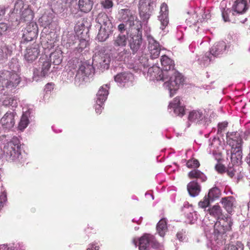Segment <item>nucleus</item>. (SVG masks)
I'll list each match as a JSON object with an SVG mask.
<instances>
[{
    "label": "nucleus",
    "instance_id": "40",
    "mask_svg": "<svg viewBox=\"0 0 250 250\" xmlns=\"http://www.w3.org/2000/svg\"><path fill=\"white\" fill-rule=\"evenodd\" d=\"M188 212H187L185 211L186 213V216L190 224H194L197 221L198 218L197 212L193 210L191 206L188 208Z\"/></svg>",
    "mask_w": 250,
    "mask_h": 250
},
{
    "label": "nucleus",
    "instance_id": "14",
    "mask_svg": "<svg viewBox=\"0 0 250 250\" xmlns=\"http://www.w3.org/2000/svg\"><path fill=\"white\" fill-rule=\"evenodd\" d=\"M145 31L146 32V36L148 42V48L150 53V57L152 59L157 58L159 57L160 51L162 49L160 45L154 38L149 34L148 32L150 31V28L146 26Z\"/></svg>",
    "mask_w": 250,
    "mask_h": 250
},
{
    "label": "nucleus",
    "instance_id": "53",
    "mask_svg": "<svg viewBox=\"0 0 250 250\" xmlns=\"http://www.w3.org/2000/svg\"><path fill=\"white\" fill-rule=\"evenodd\" d=\"M101 4L105 9H110L113 7V2L112 0H104L101 1Z\"/></svg>",
    "mask_w": 250,
    "mask_h": 250
},
{
    "label": "nucleus",
    "instance_id": "60",
    "mask_svg": "<svg viewBox=\"0 0 250 250\" xmlns=\"http://www.w3.org/2000/svg\"><path fill=\"white\" fill-rule=\"evenodd\" d=\"M215 168L218 172L220 173L225 172L226 170L225 167L224 165L220 164L216 165Z\"/></svg>",
    "mask_w": 250,
    "mask_h": 250
},
{
    "label": "nucleus",
    "instance_id": "35",
    "mask_svg": "<svg viewBox=\"0 0 250 250\" xmlns=\"http://www.w3.org/2000/svg\"><path fill=\"white\" fill-rule=\"evenodd\" d=\"M156 230L161 237H164L167 230V222L165 218H162L158 222L156 226Z\"/></svg>",
    "mask_w": 250,
    "mask_h": 250
},
{
    "label": "nucleus",
    "instance_id": "6",
    "mask_svg": "<svg viewBox=\"0 0 250 250\" xmlns=\"http://www.w3.org/2000/svg\"><path fill=\"white\" fill-rule=\"evenodd\" d=\"M228 144L231 146L230 158L234 163H239L242 159L243 140L238 132H227Z\"/></svg>",
    "mask_w": 250,
    "mask_h": 250
},
{
    "label": "nucleus",
    "instance_id": "34",
    "mask_svg": "<svg viewBox=\"0 0 250 250\" xmlns=\"http://www.w3.org/2000/svg\"><path fill=\"white\" fill-rule=\"evenodd\" d=\"M53 19V17L52 14H45L39 19V21L42 26L45 28H51L52 27Z\"/></svg>",
    "mask_w": 250,
    "mask_h": 250
},
{
    "label": "nucleus",
    "instance_id": "22",
    "mask_svg": "<svg viewBox=\"0 0 250 250\" xmlns=\"http://www.w3.org/2000/svg\"><path fill=\"white\" fill-rule=\"evenodd\" d=\"M158 19L161 23L160 29L164 30L169 22L168 6L165 3L161 4Z\"/></svg>",
    "mask_w": 250,
    "mask_h": 250
},
{
    "label": "nucleus",
    "instance_id": "41",
    "mask_svg": "<svg viewBox=\"0 0 250 250\" xmlns=\"http://www.w3.org/2000/svg\"><path fill=\"white\" fill-rule=\"evenodd\" d=\"M220 141L218 138H216L214 137L212 142L209 145V147L208 149V151L209 152V154L212 153L213 156H214L216 159H217V157L215 156L216 155H220V153L217 152L216 149L217 148V146H215V144H219Z\"/></svg>",
    "mask_w": 250,
    "mask_h": 250
},
{
    "label": "nucleus",
    "instance_id": "31",
    "mask_svg": "<svg viewBox=\"0 0 250 250\" xmlns=\"http://www.w3.org/2000/svg\"><path fill=\"white\" fill-rule=\"evenodd\" d=\"M14 44H5L0 47V62L7 58L8 56H10L13 50L15 49Z\"/></svg>",
    "mask_w": 250,
    "mask_h": 250
},
{
    "label": "nucleus",
    "instance_id": "18",
    "mask_svg": "<svg viewBox=\"0 0 250 250\" xmlns=\"http://www.w3.org/2000/svg\"><path fill=\"white\" fill-rule=\"evenodd\" d=\"M38 29L36 23L30 22L23 31L21 42H28L34 40L37 36Z\"/></svg>",
    "mask_w": 250,
    "mask_h": 250
},
{
    "label": "nucleus",
    "instance_id": "45",
    "mask_svg": "<svg viewBox=\"0 0 250 250\" xmlns=\"http://www.w3.org/2000/svg\"><path fill=\"white\" fill-rule=\"evenodd\" d=\"M210 17V16L209 15V13L208 12V10L205 11L204 12L203 14L202 15L201 19H199L197 21H194L193 22L191 21L190 20V19H189L188 20H187V24H189V26H191L192 25H197V23H198L199 22H202L203 21H205V20L209 19Z\"/></svg>",
    "mask_w": 250,
    "mask_h": 250
},
{
    "label": "nucleus",
    "instance_id": "49",
    "mask_svg": "<svg viewBox=\"0 0 250 250\" xmlns=\"http://www.w3.org/2000/svg\"><path fill=\"white\" fill-rule=\"evenodd\" d=\"M211 202H212V201H211L207 196L206 195L203 200L199 202L198 205L200 208H205V210H206V208L208 207Z\"/></svg>",
    "mask_w": 250,
    "mask_h": 250
},
{
    "label": "nucleus",
    "instance_id": "29",
    "mask_svg": "<svg viewBox=\"0 0 250 250\" xmlns=\"http://www.w3.org/2000/svg\"><path fill=\"white\" fill-rule=\"evenodd\" d=\"M187 189L190 196L196 197L201 192V187L196 180H193L188 184Z\"/></svg>",
    "mask_w": 250,
    "mask_h": 250
},
{
    "label": "nucleus",
    "instance_id": "11",
    "mask_svg": "<svg viewBox=\"0 0 250 250\" xmlns=\"http://www.w3.org/2000/svg\"><path fill=\"white\" fill-rule=\"evenodd\" d=\"M21 82L18 73L11 74L10 71H0V86L11 90L15 88Z\"/></svg>",
    "mask_w": 250,
    "mask_h": 250
},
{
    "label": "nucleus",
    "instance_id": "36",
    "mask_svg": "<svg viewBox=\"0 0 250 250\" xmlns=\"http://www.w3.org/2000/svg\"><path fill=\"white\" fill-rule=\"evenodd\" d=\"M214 57L211 54L210 51L206 52L198 59L199 63L203 67L208 66L211 62L214 60Z\"/></svg>",
    "mask_w": 250,
    "mask_h": 250
},
{
    "label": "nucleus",
    "instance_id": "30",
    "mask_svg": "<svg viewBox=\"0 0 250 250\" xmlns=\"http://www.w3.org/2000/svg\"><path fill=\"white\" fill-rule=\"evenodd\" d=\"M232 10L236 14H243L248 9V5L243 0H236L232 6Z\"/></svg>",
    "mask_w": 250,
    "mask_h": 250
},
{
    "label": "nucleus",
    "instance_id": "8",
    "mask_svg": "<svg viewBox=\"0 0 250 250\" xmlns=\"http://www.w3.org/2000/svg\"><path fill=\"white\" fill-rule=\"evenodd\" d=\"M23 8V4L21 0L17 1L14 5V8L8 14L11 21L18 22L19 24L22 21H29L34 18L33 13L29 8Z\"/></svg>",
    "mask_w": 250,
    "mask_h": 250
},
{
    "label": "nucleus",
    "instance_id": "50",
    "mask_svg": "<svg viewBox=\"0 0 250 250\" xmlns=\"http://www.w3.org/2000/svg\"><path fill=\"white\" fill-rule=\"evenodd\" d=\"M7 192L5 190H1L0 194V210L4 207L7 202Z\"/></svg>",
    "mask_w": 250,
    "mask_h": 250
},
{
    "label": "nucleus",
    "instance_id": "3",
    "mask_svg": "<svg viewBox=\"0 0 250 250\" xmlns=\"http://www.w3.org/2000/svg\"><path fill=\"white\" fill-rule=\"evenodd\" d=\"M110 62V55L103 52L96 53L93 56L92 64L88 61L81 62L79 63L77 59L71 60L69 62V65L71 63L74 65V63H77L79 65V69L74 78L75 84L79 86L87 82L89 76L94 73L96 69L102 72L108 69Z\"/></svg>",
    "mask_w": 250,
    "mask_h": 250
},
{
    "label": "nucleus",
    "instance_id": "2",
    "mask_svg": "<svg viewBox=\"0 0 250 250\" xmlns=\"http://www.w3.org/2000/svg\"><path fill=\"white\" fill-rule=\"evenodd\" d=\"M162 68L153 65L148 69V74L153 80L164 82V86L169 91L170 97L173 96L184 83L183 76L174 69V61L164 55L161 59Z\"/></svg>",
    "mask_w": 250,
    "mask_h": 250
},
{
    "label": "nucleus",
    "instance_id": "62",
    "mask_svg": "<svg viewBox=\"0 0 250 250\" xmlns=\"http://www.w3.org/2000/svg\"><path fill=\"white\" fill-rule=\"evenodd\" d=\"M246 136H250V128L248 129L245 132Z\"/></svg>",
    "mask_w": 250,
    "mask_h": 250
},
{
    "label": "nucleus",
    "instance_id": "4",
    "mask_svg": "<svg viewBox=\"0 0 250 250\" xmlns=\"http://www.w3.org/2000/svg\"><path fill=\"white\" fill-rule=\"evenodd\" d=\"M21 143L17 137H13L11 140L4 144L3 152L6 160L9 162H15L20 165L25 162V158L21 152Z\"/></svg>",
    "mask_w": 250,
    "mask_h": 250
},
{
    "label": "nucleus",
    "instance_id": "51",
    "mask_svg": "<svg viewBox=\"0 0 250 250\" xmlns=\"http://www.w3.org/2000/svg\"><path fill=\"white\" fill-rule=\"evenodd\" d=\"M186 165L188 168L196 169V168L199 167L200 163L196 159H191L187 161Z\"/></svg>",
    "mask_w": 250,
    "mask_h": 250
},
{
    "label": "nucleus",
    "instance_id": "52",
    "mask_svg": "<svg viewBox=\"0 0 250 250\" xmlns=\"http://www.w3.org/2000/svg\"><path fill=\"white\" fill-rule=\"evenodd\" d=\"M76 73V70L74 66H72V68L69 69V70H67L66 74H65V76L66 77L67 80L71 82L74 78V76Z\"/></svg>",
    "mask_w": 250,
    "mask_h": 250
},
{
    "label": "nucleus",
    "instance_id": "9",
    "mask_svg": "<svg viewBox=\"0 0 250 250\" xmlns=\"http://www.w3.org/2000/svg\"><path fill=\"white\" fill-rule=\"evenodd\" d=\"M142 28H135L129 30L130 35L128 39L129 47L132 51V54H140L145 49V45L143 42Z\"/></svg>",
    "mask_w": 250,
    "mask_h": 250
},
{
    "label": "nucleus",
    "instance_id": "25",
    "mask_svg": "<svg viewBox=\"0 0 250 250\" xmlns=\"http://www.w3.org/2000/svg\"><path fill=\"white\" fill-rule=\"evenodd\" d=\"M110 84H104L99 88L95 98V103H104L109 94Z\"/></svg>",
    "mask_w": 250,
    "mask_h": 250
},
{
    "label": "nucleus",
    "instance_id": "15",
    "mask_svg": "<svg viewBox=\"0 0 250 250\" xmlns=\"http://www.w3.org/2000/svg\"><path fill=\"white\" fill-rule=\"evenodd\" d=\"M138 243L139 250H147L150 246L157 248L159 245L154 236L149 234H145L140 237Z\"/></svg>",
    "mask_w": 250,
    "mask_h": 250
},
{
    "label": "nucleus",
    "instance_id": "20",
    "mask_svg": "<svg viewBox=\"0 0 250 250\" xmlns=\"http://www.w3.org/2000/svg\"><path fill=\"white\" fill-rule=\"evenodd\" d=\"M136 60L135 61V65L134 68L138 70H142L143 68H146L150 66L149 62V55L144 53L142 51L141 54H136Z\"/></svg>",
    "mask_w": 250,
    "mask_h": 250
},
{
    "label": "nucleus",
    "instance_id": "59",
    "mask_svg": "<svg viewBox=\"0 0 250 250\" xmlns=\"http://www.w3.org/2000/svg\"><path fill=\"white\" fill-rule=\"evenodd\" d=\"M84 27V25L83 22L78 23L75 26V30L78 32L83 30Z\"/></svg>",
    "mask_w": 250,
    "mask_h": 250
},
{
    "label": "nucleus",
    "instance_id": "54",
    "mask_svg": "<svg viewBox=\"0 0 250 250\" xmlns=\"http://www.w3.org/2000/svg\"><path fill=\"white\" fill-rule=\"evenodd\" d=\"M176 236L177 239L180 241H183L185 240L186 237V231L182 229L181 230L178 231L176 234Z\"/></svg>",
    "mask_w": 250,
    "mask_h": 250
},
{
    "label": "nucleus",
    "instance_id": "5",
    "mask_svg": "<svg viewBox=\"0 0 250 250\" xmlns=\"http://www.w3.org/2000/svg\"><path fill=\"white\" fill-rule=\"evenodd\" d=\"M50 61L44 60V59H40L41 66L34 69L33 72V81L39 82L42 81L48 76L51 67V62L54 65L60 64L62 60V55L60 50L56 51L50 54Z\"/></svg>",
    "mask_w": 250,
    "mask_h": 250
},
{
    "label": "nucleus",
    "instance_id": "28",
    "mask_svg": "<svg viewBox=\"0 0 250 250\" xmlns=\"http://www.w3.org/2000/svg\"><path fill=\"white\" fill-rule=\"evenodd\" d=\"M40 50L36 46L27 48L24 54V59L29 63H32L37 59Z\"/></svg>",
    "mask_w": 250,
    "mask_h": 250
},
{
    "label": "nucleus",
    "instance_id": "37",
    "mask_svg": "<svg viewBox=\"0 0 250 250\" xmlns=\"http://www.w3.org/2000/svg\"><path fill=\"white\" fill-rule=\"evenodd\" d=\"M30 114V112L29 110L23 112L19 124V129L20 130H23L28 126L29 123V117Z\"/></svg>",
    "mask_w": 250,
    "mask_h": 250
},
{
    "label": "nucleus",
    "instance_id": "1",
    "mask_svg": "<svg viewBox=\"0 0 250 250\" xmlns=\"http://www.w3.org/2000/svg\"><path fill=\"white\" fill-rule=\"evenodd\" d=\"M207 211L210 216L216 220L213 228L208 229L207 228L205 229L207 239L209 241L207 245L212 250H219L226 243L227 232L231 229V218L226 217L223 213L222 209L218 205L208 208Z\"/></svg>",
    "mask_w": 250,
    "mask_h": 250
},
{
    "label": "nucleus",
    "instance_id": "56",
    "mask_svg": "<svg viewBox=\"0 0 250 250\" xmlns=\"http://www.w3.org/2000/svg\"><path fill=\"white\" fill-rule=\"evenodd\" d=\"M104 103H95L94 108L95 111L98 114H101L104 109Z\"/></svg>",
    "mask_w": 250,
    "mask_h": 250
},
{
    "label": "nucleus",
    "instance_id": "48",
    "mask_svg": "<svg viewBox=\"0 0 250 250\" xmlns=\"http://www.w3.org/2000/svg\"><path fill=\"white\" fill-rule=\"evenodd\" d=\"M118 30L119 33L126 34L127 35H130V31L128 28V25H126L125 23L120 24L118 26Z\"/></svg>",
    "mask_w": 250,
    "mask_h": 250
},
{
    "label": "nucleus",
    "instance_id": "17",
    "mask_svg": "<svg viewBox=\"0 0 250 250\" xmlns=\"http://www.w3.org/2000/svg\"><path fill=\"white\" fill-rule=\"evenodd\" d=\"M168 109L173 116L182 117L185 114V106L180 99L179 97H176L170 103Z\"/></svg>",
    "mask_w": 250,
    "mask_h": 250
},
{
    "label": "nucleus",
    "instance_id": "24",
    "mask_svg": "<svg viewBox=\"0 0 250 250\" xmlns=\"http://www.w3.org/2000/svg\"><path fill=\"white\" fill-rule=\"evenodd\" d=\"M0 91V94H3V95L0 98V102L3 105L5 106H11L12 107L17 106L18 103L15 97L6 94L7 92L5 91L4 88H2Z\"/></svg>",
    "mask_w": 250,
    "mask_h": 250
},
{
    "label": "nucleus",
    "instance_id": "27",
    "mask_svg": "<svg viewBox=\"0 0 250 250\" xmlns=\"http://www.w3.org/2000/svg\"><path fill=\"white\" fill-rule=\"evenodd\" d=\"M220 203L228 213L231 214L234 211L235 200L233 196L223 197L221 199Z\"/></svg>",
    "mask_w": 250,
    "mask_h": 250
},
{
    "label": "nucleus",
    "instance_id": "64",
    "mask_svg": "<svg viewBox=\"0 0 250 250\" xmlns=\"http://www.w3.org/2000/svg\"><path fill=\"white\" fill-rule=\"evenodd\" d=\"M247 246L248 247L249 250H250V240L248 241Z\"/></svg>",
    "mask_w": 250,
    "mask_h": 250
},
{
    "label": "nucleus",
    "instance_id": "7",
    "mask_svg": "<svg viewBox=\"0 0 250 250\" xmlns=\"http://www.w3.org/2000/svg\"><path fill=\"white\" fill-rule=\"evenodd\" d=\"M95 21L97 23L96 26L100 28L97 39L100 42H104L112 33V23L109 17L104 12L99 13Z\"/></svg>",
    "mask_w": 250,
    "mask_h": 250
},
{
    "label": "nucleus",
    "instance_id": "58",
    "mask_svg": "<svg viewBox=\"0 0 250 250\" xmlns=\"http://www.w3.org/2000/svg\"><path fill=\"white\" fill-rule=\"evenodd\" d=\"M54 84L53 83H47L44 88V91L46 93H48L50 92L54 88Z\"/></svg>",
    "mask_w": 250,
    "mask_h": 250
},
{
    "label": "nucleus",
    "instance_id": "43",
    "mask_svg": "<svg viewBox=\"0 0 250 250\" xmlns=\"http://www.w3.org/2000/svg\"><path fill=\"white\" fill-rule=\"evenodd\" d=\"M230 161H231L230 160ZM242 162V160L239 163H234L231 161V163H229L228 165V167L227 170L228 175L230 177H233L236 172V168L239 167V165Z\"/></svg>",
    "mask_w": 250,
    "mask_h": 250
},
{
    "label": "nucleus",
    "instance_id": "63",
    "mask_svg": "<svg viewBox=\"0 0 250 250\" xmlns=\"http://www.w3.org/2000/svg\"><path fill=\"white\" fill-rule=\"evenodd\" d=\"M52 129H53V131H54L55 132H56V133H59V132H60L61 131L60 129H59V130H56V129H55V127H54V126H52Z\"/></svg>",
    "mask_w": 250,
    "mask_h": 250
},
{
    "label": "nucleus",
    "instance_id": "46",
    "mask_svg": "<svg viewBox=\"0 0 250 250\" xmlns=\"http://www.w3.org/2000/svg\"><path fill=\"white\" fill-rule=\"evenodd\" d=\"M244 245L239 241H237L235 243L229 244L227 245L224 250H243Z\"/></svg>",
    "mask_w": 250,
    "mask_h": 250
},
{
    "label": "nucleus",
    "instance_id": "23",
    "mask_svg": "<svg viewBox=\"0 0 250 250\" xmlns=\"http://www.w3.org/2000/svg\"><path fill=\"white\" fill-rule=\"evenodd\" d=\"M116 52L114 54V57L116 61L129 62L131 58V53L129 50L124 47L115 49Z\"/></svg>",
    "mask_w": 250,
    "mask_h": 250
},
{
    "label": "nucleus",
    "instance_id": "38",
    "mask_svg": "<svg viewBox=\"0 0 250 250\" xmlns=\"http://www.w3.org/2000/svg\"><path fill=\"white\" fill-rule=\"evenodd\" d=\"M221 195V191L219 188L217 187H213L211 188L208 191L207 197L213 202L214 201L218 199Z\"/></svg>",
    "mask_w": 250,
    "mask_h": 250
},
{
    "label": "nucleus",
    "instance_id": "26",
    "mask_svg": "<svg viewBox=\"0 0 250 250\" xmlns=\"http://www.w3.org/2000/svg\"><path fill=\"white\" fill-rule=\"evenodd\" d=\"M129 38V35H127L126 34L119 33L116 36L115 35L113 40L114 49L125 47Z\"/></svg>",
    "mask_w": 250,
    "mask_h": 250
},
{
    "label": "nucleus",
    "instance_id": "19",
    "mask_svg": "<svg viewBox=\"0 0 250 250\" xmlns=\"http://www.w3.org/2000/svg\"><path fill=\"white\" fill-rule=\"evenodd\" d=\"M228 46L224 41L217 42L210 49L211 54L215 57H220L227 53Z\"/></svg>",
    "mask_w": 250,
    "mask_h": 250
},
{
    "label": "nucleus",
    "instance_id": "57",
    "mask_svg": "<svg viewBox=\"0 0 250 250\" xmlns=\"http://www.w3.org/2000/svg\"><path fill=\"white\" fill-rule=\"evenodd\" d=\"M7 8L8 7H6L4 5H0V21L1 20L4 16Z\"/></svg>",
    "mask_w": 250,
    "mask_h": 250
},
{
    "label": "nucleus",
    "instance_id": "33",
    "mask_svg": "<svg viewBox=\"0 0 250 250\" xmlns=\"http://www.w3.org/2000/svg\"><path fill=\"white\" fill-rule=\"evenodd\" d=\"M188 176L190 179H195L197 181L198 180L199 182H205L207 177L205 174L197 169H193L188 173Z\"/></svg>",
    "mask_w": 250,
    "mask_h": 250
},
{
    "label": "nucleus",
    "instance_id": "16",
    "mask_svg": "<svg viewBox=\"0 0 250 250\" xmlns=\"http://www.w3.org/2000/svg\"><path fill=\"white\" fill-rule=\"evenodd\" d=\"M133 75L130 72H124L114 76V80L121 87H128L132 84Z\"/></svg>",
    "mask_w": 250,
    "mask_h": 250
},
{
    "label": "nucleus",
    "instance_id": "47",
    "mask_svg": "<svg viewBox=\"0 0 250 250\" xmlns=\"http://www.w3.org/2000/svg\"><path fill=\"white\" fill-rule=\"evenodd\" d=\"M228 126L227 122L219 123L218 125L217 134L220 137L223 136Z\"/></svg>",
    "mask_w": 250,
    "mask_h": 250
},
{
    "label": "nucleus",
    "instance_id": "39",
    "mask_svg": "<svg viewBox=\"0 0 250 250\" xmlns=\"http://www.w3.org/2000/svg\"><path fill=\"white\" fill-rule=\"evenodd\" d=\"M224 2L222 1L221 4V9L222 12V15L223 19L224 21L226 22L227 21H230V20L229 19L230 16H234L235 15L236 13L231 12V10L229 9H225V8L223 7V5H224Z\"/></svg>",
    "mask_w": 250,
    "mask_h": 250
},
{
    "label": "nucleus",
    "instance_id": "21",
    "mask_svg": "<svg viewBox=\"0 0 250 250\" xmlns=\"http://www.w3.org/2000/svg\"><path fill=\"white\" fill-rule=\"evenodd\" d=\"M15 115L16 113L14 111H8L4 115L0 121L3 128L10 129L14 126Z\"/></svg>",
    "mask_w": 250,
    "mask_h": 250
},
{
    "label": "nucleus",
    "instance_id": "55",
    "mask_svg": "<svg viewBox=\"0 0 250 250\" xmlns=\"http://www.w3.org/2000/svg\"><path fill=\"white\" fill-rule=\"evenodd\" d=\"M8 28V26L6 23L3 22L0 23V37L5 34Z\"/></svg>",
    "mask_w": 250,
    "mask_h": 250
},
{
    "label": "nucleus",
    "instance_id": "61",
    "mask_svg": "<svg viewBox=\"0 0 250 250\" xmlns=\"http://www.w3.org/2000/svg\"><path fill=\"white\" fill-rule=\"evenodd\" d=\"M99 246L96 243L90 244L88 245V247L86 250H99Z\"/></svg>",
    "mask_w": 250,
    "mask_h": 250
},
{
    "label": "nucleus",
    "instance_id": "12",
    "mask_svg": "<svg viewBox=\"0 0 250 250\" xmlns=\"http://www.w3.org/2000/svg\"><path fill=\"white\" fill-rule=\"evenodd\" d=\"M188 121L204 128H207L211 122L208 114L204 110L202 109L190 111L188 116Z\"/></svg>",
    "mask_w": 250,
    "mask_h": 250
},
{
    "label": "nucleus",
    "instance_id": "44",
    "mask_svg": "<svg viewBox=\"0 0 250 250\" xmlns=\"http://www.w3.org/2000/svg\"><path fill=\"white\" fill-rule=\"evenodd\" d=\"M9 68L11 74L18 73L19 70L20 65L19 62L16 58H12L8 63Z\"/></svg>",
    "mask_w": 250,
    "mask_h": 250
},
{
    "label": "nucleus",
    "instance_id": "10",
    "mask_svg": "<svg viewBox=\"0 0 250 250\" xmlns=\"http://www.w3.org/2000/svg\"><path fill=\"white\" fill-rule=\"evenodd\" d=\"M119 18L121 21L128 25L129 30L142 28L141 21L138 19L134 12L128 8L121 9L119 11Z\"/></svg>",
    "mask_w": 250,
    "mask_h": 250
},
{
    "label": "nucleus",
    "instance_id": "42",
    "mask_svg": "<svg viewBox=\"0 0 250 250\" xmlns=\"http://www.w3.org/2000/svg\"><path fill=\"white\" fill-rule=\"evenodd\" d=\"M1 250H25V247L22 243H17L13 245H2Z\"/></svg>",
    "mask_w": 250,
    "mask_h": 250
},
{
    "label": "nucleus",
    "instance_id": "13",
    "mask_svg": "<svg viewBox=\"0 0 250 250\" xmlns=\"http://www.w3.org/2000/svg\"><path fill=\"white\" fill-rule=\"evenodd\" d=\"M155 5V0H140L139 14L141 20L145 22V25L149 19Z\"/></svg>",
    "mask_w": 250,
    "mask_h": 250
},
{
    "label": "nucleus",
    "instance_id": "32",
    "mask_svg": "<svg viewBox=\"0 0 250 250\" xmlns=\"http://www.w3.org/2000/svg\"><path fill=\"white\" fill-rule=\"evenodd\" d=\"M94 4V0H79L78 6L80 10L84 13L91 11Z\"/></svg>",
    "mask_w": 250,
    "mask_h": 250
}]
</instances>
